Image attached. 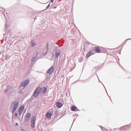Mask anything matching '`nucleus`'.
Instances as JSON below:
<instances>
[{
	"label": "nucleus",
	"mask_w": 131,
	"mask_h": 131,
	"mask_svg": "<svg viewBox=\"0 0 131 131\" xmlns=\"http://www.w3.org/2000/svg\"><path fill=\"white\" fill-rule=\"evenodd\" d=\"M94 52L95 53H101V49L99 47H96Z\"/></svg>",
	"instance_id": "obj_12"
},
{
	"label": "nucleus",
	"mask_w": 131,
	"mask_h": 131,
	"mask_svg": "<svg viewBox=\"0 0 131 131\" xmlns=\"http://www.w3.org/2000/svg\"><path fill=\"white\" fill-rule=\"evenodd\" d=\"M24 111V106H21L19 108L18 110V112L19 113V115H21L23 112Z\"/></svg>",
	"instance_id": "obj_8"
},
{
	"label": "nucleus",
	"mask_w": 131,
	"mask_h": 131,
	"mask_svg": "<svg viewBox=\"0 0 131 131\" xmlns=\"http://www.w3.org/2000/svg\"><path fill=\"white\" fill-rule=\"evenodd\" d=\"M28 84H29V80H25V81L22 82L20 86V89H21V90H24V89H25V88L27 86Z\"/></svg>",
	"instance_id": "obj_3"
},
{
	"label": "nucleus",
	"mask_w": 131,
	"mask_h": 131,
	"mask_svg": "<svg viewBox=\"0 0 131 131\" xmlns=\"http://www.w3.org/2000/svg\"><path fill=\"white\" fill-rule=\"evenodd\" d=\"M46 116L47 117V118H49V119H51L52 117V113L47 112Z\"/></svg>",
	"instance_id": "obj_11"
},
{
	"label": "nucleus",
	"mask_w": 131,
	"mask_h": 131,
	"mask_svg": "<svg viewBox=\"0 0 131 131\" xmlns=\"http://www.w3.org/2000/svg\"><path fill=\"white\" fill-rule=\"evenodd\" d=\"M95 54V50H90L86 55V58H90L91 56L94 55Z\"/></svg>",
	"instance_id": "obj_5"
},
{
	"label": "nucleus",
	"mask_w": 131,
	"mask_h": 131,
	"mask_svg": "<svg viewBox=\"0 0 131 131\" xmlns=\"http://www.w3.org/2000/svg\"><path fill=\"white\" fill-rule=\"evenodd\" d=\"M76 109H77V107H76V106H73L71 108L72 111H75V110H76Z\"/></svg>",
	"instance_id": "obj_16"
},
{
	"label": "nucleus",
	"mask_w": 131,
	"mask_h": 131,
	"mask_svg": "<svg viewBox=\"0 0 131 131\" xmlns=\"http://www.w3.org/2000/svg\"><path fill=\"white\" fill-rule=\"evenodd\" d=\"M36 121V117L33 116L31 118V126L32 128H34L35 127V122Z\"/></svg>",
	"instance_id": "obj_4"
},
{
	"label": "nucleus",
	"mask_w": 131,
	"mask_h": 131,
	"mask_svg": "<svg viewBox=\"0 0 131 131\" xmlns=\"http://www.w3.org/2000/svg\"><path fill=\"white\" fill-rule=\"evenodd\" d=\"M61 55V51L60 50H57L55 52V58H59V56Z\"/></svg>",
	"instance_id": "obj_10"
},
{
	"label": "nucleus",
	"mask_w": 131,
	"mask_h": 131,
	"mask_svg": "<svg viewBox=\"0 0 131 131\" xmlns=\"http://www.w3.org/2000/svg\"><path fill=\"white\" fill-rule=\"evenodd\" d=\"M39 58H40V56L38 55V54H37L35 57L32 58V62H35V61L37 60Z\"/></svg>",
	"instance_id": "obj_9"
},
{
	"label": "nucleus",
	"mask_w": 131,
	"mask_h": 131,
	"mask_svg": "<svg viewBox=\"0 0 131 131\" xmlns=\"http://www.w3.org/2000/svg\"><path fill=\"white\" fill-rule=\"evenodd\" d=\"M6 59H8V55L6 56Z\"/></svg>",
	"instance_id": "obj_22"
},
{
	"label": "nucleus",
	"mask_w": 131,
	"mask_h": 131,
	"mask_svg": "<svg viewBox=\"0 0 131 131\" xmlns=\"http://www.w3.org/2000/svg\"><path fill=\"white\" fill-rule=\"evenodd\" d=\"M11 89V86H8L7 88L5 90V93H8L9 91H10V89Z\"/></svg>",
	"instance_id": "obj_15"
},
{
	"label": "nucleus",
	"mask_w": 131,
	"mask_h": 131,
	"mask_svg": "<svg viewBox=\"0 0 131 131\" xmlns=\"http://www.w3.org/2000/svg\"><path fill=\"white\" fill-rule=\"evenodd\" d=\"M0 55H2V51H0Z\"/></svg>",
	"instance_id": "obj_23"
},
{
	"label": "nucleus",
	"mask_w": 131,
	"mask_h": 131,
	"mask_svg": "<svg viewBox=\"0 0 131 131\" xmlns=\"http://www.w3.org/2000/svg\"><path fill=\"white\" fill-rule=\"evenodd\" d=\"M8 27H9V26H8V22L6 21V24H5V28H6V29H8Z\"/></svg>",
	"instance_id": "obj_19"
},
{
	"label": "nucleus",
	"mask_w": 131,
	"mask_h": 131,
	"mask_svg": "<svg viewBox=\"0 0 131 131\" xmlns=\"http://www.w3.org/2000/svg\"><path fill=\"white\" fill-rule=\"evenodd\" d=\"M19 106V102L16 101L12 103V104L10 106V111H12V113H14L16 111L17 108Z\"/></svg>",
	"instance_id": "obj_1"
},
{
	"label": "nucleus",
	"mask_w": 131,
	"mask_h": 131,
	"mask_svg": "<svg viewBox=\"0 0 131 131\" xmlns=\"http://www.w3.org/2000/svg\"><path fill=\"white\" fill-rule=\"evenodd\" d=\"M41 92H42V89H41L40 87L37 88L34 92L32 97L34 98H37V97H38V95H39V93H41Z\"/></svg>",
	"instance_id": "obj_2"
},
{
	"label": "nucleus",
	"mask_w": 131,
	"mask_h": 131,
	"mask_svg": "<svg viewBox=\"0 0 131 131\" xmlns=\"http://www.w3.org/2000/svg\"><path fill=\"white\" fill-rule=\"evenodd\" d=\"M48 8H50V4L47 6L46 9H48Z\"/></svg>",
	"instance_id": "obj_20"
},
{
	"label": "nucleus",
	"mask_w": 131,
	"mask_h": 131,
	"mask_svg": "<svg viewBox=\"0 0 131 131\" xmlns=\"http://www.w3.org/2000/svg\"><path fill=\"white\" fill-rule=\"evenodd\" d=\"M56 105H57V107H58V108H61V107H62V106H63V104H62V103H61L60 102H57Z\"/></svg>",
	"instance_id": "obj_13"
},
{
	"label": "nucleus",
	"mask_w": 131,
	"mask_h": 131,
	"mask_svg": "<svg viewBox=\"0 0 131 131\" xmlns=\"http://www.w3.org/2000/svg\"><path fill=\"white\" fill-rule=\"evenodd\" d=\"M79 62H82L83 61V57H80L78 59Z\"/></svg>",
	"instance_id": "obj_17"
},
{
	"label": "nucleus",
	"mask_w": 131,
	"mask_h": 131,
	"mask_svg": "<svg viewBox=\"0 0 131 131\" xmlns=\"http://www.w3.org/2000/svg\"><path fill=\"white\" fill-rule=\"evenodd\" d=\"M54 2V0H51L50 3H53Z\"/></svg>",
	"instance_id": "obj_21"
},
{
	"label": "nucleus",
	"mask_w": 131,
	"mask_h": 131,
	"mask_svg": "<svg viewBox=\"0 0 131 131\" xmlns=\"http://www.w3.org/2000/svg\"><path fill=\"white\" fill-rule=\"evenodd\" d=\"M30 117H31V113H28L26 116V119H25V122H28L29 120H30Z\"/></svg>",
	"instance_id": "obj_7"
},
{
	"label": "nucleus",
	"mask_w": 131,
	"mask_h": 131,
	"mask_svg": "<svg viewBox=\"0 0 131 131\" xmlns=\"http://www.w3.org/2000/svg\"><path fill=\"white\" fill-rule=\"evenodd\" d=\"M47 91H48V89H47L46 88L44 87L43 88V90H42L43 94H46L47 93Z\"/></svg>",
	"instance_id": "obj_14"
},
{
	"label": "nucleus",
	"mask_w": 131,
	"mask_h": 131,
	"mask_svg": "<svg viewBox=\"0 0 131 131\" xmlns=\"http://www.w3.org/2000/svg\"><path fill=\"white\" fill-rule=\"evenodd\" d=\"M36 43L34 42H32V47H35L36 46Z\"/></svg>",
	"instance_id": "obj_18"
},
{
	"label": "nucleus",
	"mask_w": 131,
	"mask_h": 131,
	"mask_svg": "<svg viewBox=\"0 0 131 131\" xmlns=\"http://www.w3.org/2000/svg\"><path fill=\"white\" fill-rule=\"evenodd\" d=\"M18 114H15V116H17Z\"/></svg>",
	"instance_id": "obj_24"
},
{
	"label": "nucleus",
	"mask_w": 131,
	"mask_h": 131,
	"mask_svg": "<svg viewBox=\"0 0 131 131\" xmlns=\"http://www.w3.org/2000/svg\"><path fill=\"white\" fill-rule=\"evenodd\" d=\"M54 69H55L54 68V66H52L48 70L47 72V74L51 75V74L54 72Z\"/></svg>",
	"instance_id": "obj_6"
}]
</instances>
